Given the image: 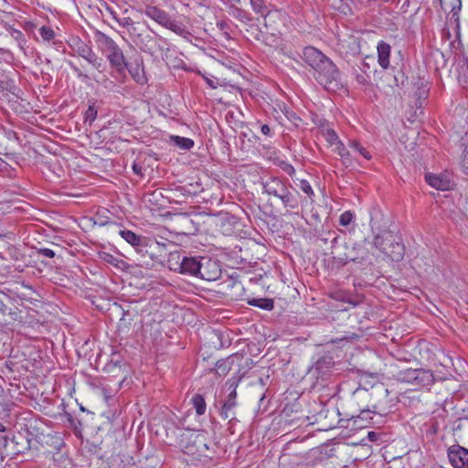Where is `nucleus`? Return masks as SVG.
<instances>
[{"label":"nucleus","mask_w":468,"mask_h":468,"mask_svg":"<svg viewBox=\"0 0 468 468\" xmlns=\"http://www.w3.org/2000/svg\"><path fill=\"white\" fill-rule=\"evenodd\" d=\"M321 134L324 136L325 141L330 145H334L339 140V137H338L336 132L333 129V127L330 129H325V132H324Z\"/></svg>","instance_id":"nucleus-38"},{"label":"nucleus","mask_w":468,"mask_h":468,"mask_svg":"<svg viewBox=\"0 0 468 468\" xmlns=\"http://www.w3.org/2000/svg\"><path fill=\"white\" fill-rule=\"evenodd\" d=\"M37 253L39 256L47 257V258H54L56 253L54 250L48 248H40L37 250Z\"/></svg>","instance_id":"nucleus-45"},{"label":"nucleus","mask_w":468,"mask_h":468,"mask_svg":"<svg viewBox=\"0 0 468 468\" xmlns=\"http://www.w3.org/2000/svg\"><path fill=\"white\" fill-rule=\"evenodd\" d=\"M250 305L256 306L260 309L271 311L274 307V303L272 299L270 298H260V299H251L248 302Z\"/></svg>","instance_id":"nucleus-28"},{"label":"nucleus","mask_w":468,"mask_h":468,"mask_svg":"<svg viewBox=\"0 0 468 468\" xmlns=\"http://www.w3.org/2000/svg\"><path fill=\"white\" fill-rule=\"evenodd\" d=\"M425 181L431 187L441 191L450 190L454 185L451 176L445 173H428L425 175Z\"/></svg>","instance_id":"nucleus-15"},{"label":"nucleus","mask_w":468,"mask_h":468,"mask_svg":"<svg viewBox=\"0 0 468 468\" xmlns=\"http://www.w3.org/2000/svg\"><path fill=\"white\" fill-rule=\"evenodd\" d=\"M98 47L102 54L107 58L112 68H117V48L114 40L106 34H97Z\"/></svg>","instance_id":"nucleus-12"},{"label":"nucleus","mask_w":468,"mask_h":468,"mask_svg":"<svg viewBox=\"0 0 468 468\" xmlns=\"http://www.w3.org/2000/svg\"><path fill=\"white\" fill-rule=\"evenodd\" d=\"M274 29L275 27L272 24V27L266 28L265 32L260 31V34L256 37V39L261 40L265 45L271 48L279 47L281 44V37L278 33L272 31Z\"/></svg>","instance_id":"nucleus-21"},{"label":"nucleus","mask_w":468,"mask_h":468,"mask_svg":"<svg viewBox=\"0 0 468 468\" xmlns=\"http://www.w3.org/2000/svg\"><path fill=\"white\" fill-rule=\"evenodd\" d=\"M457 15V12L455 10V7L452 8V17H454Z\"/></svg>","instance_id":"nucleus-59"},{"label":"nucleus","mask_w":468,"mask_h":468,"mask_svg":"<svg viewBox=\"0 0 468 468\" xmlns=\"http://www.w3.org/2000/svg\"><path fill=\"white\" fill-rule=\"evenodd\" d=\"M5 431L6 427L2 422H0V432H5Z\"/></svg>","instance_id":"nucleus-55"},{"label":"nucleus","mask_w":468,"mask_h":468,"mask_svg":"<svg viewBox=\"0 0 468 468\" xmlns=\"http://www.w3.org/2000/svg\"><path fill=\"white\" fill-rule=\"evenodd\" d=\"M119 236H121L122 239L127 244H129L138 254L142 253L144 242L148 238V236L136 234L135 232L127 229H119Z\"/></svg>","instance_id":"nucleus-16"},{"label":"nucleus","mask_w":468,"mask_h":468,"mask_svg":"<svg viewBox=\"0 0 468 468\" xmlns=\"http://www.w3.org/2000/svg\"><path fill=\"white\" fill-rule=\"evenodd\" d=\"M38 31L43 41L46 42L53 40L56 37L55 31L50 27L48 26L41 27Z\"/></svg>","instance_id":"nucleus-35"},{"label":"nucleus","mask_w":468,"mask_h":468,"mask_svg":"<svg viewBox=\"0 0 468 468\" xmlns=\"http://www.w3.org/2000/svg\"><path fill=\"white\" fill-rule=\"evenodd\" d=\"M232 365L233 358L231 356L225 359H219L217 361L213 370L218 376L224 377L230 371Z\"/></svg>","instance_id":"nucleus-25"},{"label":"nucleus","mask_w":468,"mask_h":468,"mask_svg":"<svg viewBox=\"0 0 468 468\" xmlns=\"http://www.w3.org/2000/svg\"><path fill=\"white\" fill-rule=\"evenodd\" d=\"M313 69L314 70V76L315 80L326 90L337 88L340 80V72L328 57L324 56V59L318 62Z\"/></svg>","instance_id":"nucleus-4"},{"label":"nucleus","mask_w":468,"mask_h":468,"mask_svg":"<svg viewBox=\"0 0 468 468\" xmlns=\"http://www.w3.org/2000/svg\"><path fill=\"white\" fill-rule=\"evenodd\" d=\"M133 170L136 175H142V167L135 163L133 165Z\"/></svg>","instance_id":"nucleus-51"},{"label":"nucleus","mask_w":468,"mask_h":468,"mask_svg":"<svg viewBox=\"0 0 468 468\" xmlns=\"http://www.w3.org/2000/svg\"><path fill=\"white\" fill-rule=\"evenodd\" d=\"M447 457L453 468H468V449L453 444L447 449Z\"/></svg>","instance_id":"nucleus-13"},{"label":"nucleus","mask_w":468,"mask_h":468,"mask_svg":"<svg viewBox=\"0 0 468 468\" xmlns=\"http://www.w3.org/2000/svg\"><path fill=\"white\" fill-rule=\"evenodd\" d=\"M261 132L267 136H271V130L268 124H262L261 126Z\"/></svg>","instance_id":"nucleus-50"},{"label":"nucleus","mask_w":468,"mask_h":468,"mask_svg":"<svg viewBox=\"0 0 468 468\" xmlns=\"http://www.w3.org/2000/svg\"><path fill=\"white\" fill-rule=\"evenodd\" d=\"M191 402L197 415L201 416L206 412L207 404L202 395H194L191 399Z\"/></svg>","instance_id":"nucleus-31"},{"label":"nucleus","mask_w":468,"mask_h":468,"mask_svg":"<svg viewBox=\"0 0 468 468\" xmlns=\"http://www.w3.org/2000/svg\"><path fill=\"white\" fill-rule=\"evenodd\" d=\"M144 14L146 16L153 19L162 27L173 31L184 38L188 39L192 36L186 26H184L182 23L173 20L165 10L157 6L146 5Z\"/></svg>","instance_id":"nucleus-5"},{"label":"nucleus","mask_w":468,"mask_h":468,"mask_svg":"<svg viewBox=\"0 0 468 468\" xmlns=\"http://www.w3.org/2000/svg\"><path fill=\"white\" fill-rule=\"evenodd\" d=\"M172 245V242L165 239L163 241L157 240V249L161 251V253L165 257L167 254L168 246Z\"/></svg>","instance_id":"nucleus-44"},{"label":"nucleus","mask_w":468,"mask_h":468,"mask_svg":"<svg viewBox=\"0 0 468 468\" xmlns=\"http://www.w3.org/2000/svg\"><path fill=\"white\" fill-rule=\"evenodd\" d=\"M436 381L432 371L424 368H418L415 386L430 387Z\"/></svg>","instance_id":"nucleus-24"},{"label":"nucleus","mask_w":468,"mask_h":468,"mask_svg":"<svg viewBox=\"0 0 468 468\" xmlns=\"http://www.w3.org/2000/svg\"><path fill=\"white\" fill-rule=\"evenodd\" d=\"M102 416H104L110 422L114 420L115 411L107 410L102 412Z\"/></svg>","instance_id":"nucleus-48"},{"label":"nucleus","mask_w":468,"mask_h":468,"mask_svg":"<svg viewBox=\"0 0 468 468\" xmlns=\"http://www.w3.org/2000/svg\"><path fill=\"white\" fill-rule=\"evenodd\" d=\"M282 112L287 120L290 121L295 127L300 126L302 119L292 110L289 109L288 107H284Z\"/></svg>","instance_id":"nucleus-34"},{"label":"nucleus","mask_w":468,"mask_h":468,"mask_svg":"<svg viewBox=\"0 0 468 468\" xmlns=\"http://www.w3.org/2000/svg\"><path fill=\"white\" fill-rule=\"evenodd\" d=\"M358 338V335L356 334H351L350 335L344 336V339H356Z\"/></svg>","instance_id":"nucleus-53"},{"label":"nucleus","mask_w":468,"mask_h":468,"mask_svg":"<svg viewBox=\"0 0 468 468\" xmlns=\"http://www.w3.org/2000/svg\"><path fill=\"white\" fill-rule=\"evenodd\" d=\"M78 53L80 57L86 59L90 64L92 65L98 70H102L101 59L98 58L96 54L91 50L86 44L81 43L78 47Z\"/></svg>","instance_id":"nucleus-19"},{"label":"nucleus","mask_w":468,"mask_h":468,"mask_svg":"<svg viewBox=\"0 0 468 468\" xmlns=\"http://www.w3.org/2000/svg\"><path fill=\"white\" fill-rule=\"evenodd\" d=\"M119 25H122L123 29H125L132 37L135 35L136 27H134L133 18L130 16H123L122 19L119 18Z\"/></svg>","instance_id":"nucleus-33"},{"label":"nucleus","mask_w":468,"mask_h":468,"mask_svg":"<svg viewBox=\"0 0 468 468\" xmlns=\"http://www.w3.org/2000/svg\"><path fill=\"white\" fill-rule=\"evenodd\" d=\"M300 189L307 196V197L314 201V192L313 190V187L311 186L310 183L305 179H301L299 184Z\"/></svg>","instance_id":"nucleus-37"},{"label":"nucleus","mask_w":468,"mask_h":468,"mask_svg":"<svg viewBox=\"0 0 468 468\" xmlns=\"http://www.w3.org/2000/svg\"><path fill=\"white\" fill-rule=\"evenodd\" d=\"M346 252L343 255L339 254L335 258L343 264H346L348 261H357L360 262L364 261L367 255L368 251L364 248L362 244H354L352 248H348L346 246Z\"/></svg>","instance_id":"nucleus-14"},{"label":"nucleus","mask_w":468,"mask_h":468,"mask_svg":"<svg viewBox=\"0 0 468 468\" xmlns=\"http://www.w3.org/2000/svg\"><path fill=\"white\" fill-rule=\"evenodd\" d=\"M157 248V239L154 237L148 236L142 250V253L140 254L142 256L148 255L153 261H161L163 258H165V256Z\"/></svg>","instance_id":"nucleus-17"},{"label":"nucleus","mask_w":468,"mask_h":468,"mask_svg":"<svg viewBox=\"0 0 468 468\" xmlns=\"http://www.w3.org/2000/svg\"><path fill=\"white\" fill-rule=\"evenodd\" d=\"M377 407L373 406V409H365L361 410L358 415L351 414L348 416V420H355V421H363L367 426L371 423V420H373L372 415L377 412L376 410Z\"/></svg>","instance_id":"nucleus-26"},{"label":"nucleus","mask_w":468,"mask_h":468,"mask_svg":"<svg viewBox=\"0 0 468 468\" xmlns=\"http://www.w3.org/2000/svg\"><path fill=\"white\" fill-rule=\"evenodd\" d=\"M418 368H408L399 373V379L415 386Z\"/></svg>","instance_id":"nucleus-30"},{"label":"nucleus","mask_w":468,"mask_h":468,"mask_svg":"<svg viewBox=\"0 0 468 468\" xmlns=\"http://www.w3.org/2000/svg\"><path fill=\"white\" fill-rule=\"evenodd\" d=\"M324 54L314 47H305L303 50V59L312 69H314L318 62H321L324 58Z\"/></svg>","instance_id":"nucleus-20"},{"label":"nucleus","mask_w":468,"mask_h":468,"mask_svg":"<svg viewBox=\"0 0 468 468\" xmlns=\"http://www.w3.org/2000/svg\"><path fill=\"white\" fill-rule=\"evenodd\" d=\"M170 143L181 150H190L194 146V141L192 139L179 135L170 136Z\"/></svg>","instance_id":"nucleus-27"},{"label":"nucleus","mask_w":468,"mask_h":468,"mask_svg":"<svg viewBox=\"0 0 468 468\" xmlns=\"http://www.w3.org/2000/svg\"><path fill=\"white\" fill-rule=\"evenodd\" d=\"M97 117V110L94 105L89 106V108L86 110L84 113V122L85 123H89V125H91L93 121Z\"/></svg>","instance_id":"nucleus-39"},{"label":"nucleus","mask_w":468,"mask_h":468,"mask_svg":"<svg viewBox=\"0 0 468 468\" xmlns=\"http://www.w3.org/2000/svg\"><path fill=\"white\" fill-rule=\"evenodd\" d=\"M347 146L351 150V153L356 156L357 161H355V164H360L359 157H362L365 161L371 160L372 155L370 152L359 141L348 140Z\"/></svg>","instance_id":"nucleus-23"},{"label":"nucleus","mask_w":468,"mask_h":468,"mask_svg":"<svg viewBox=\"0 0 468 468\" xmlns=\"http://www.w3.org/2000/svg\"><path fill=\"white\" fill-rule=\"evenodd\" d=\"M315 123L319 129L320 133H323L324 132H325V129L332 128V125L330 124V122L325 119H318L315 122Z\"/></svg>","instance_id":"nucleus-43"},{"label":"nucleus","mask_w":468,"mask_h":468,"mask_svg":"<svg viewBox=\"0 0 468 468\" xmlns=\"http://www.w3.org/2000/svg\"><path fill=\"white\" fill-rule=\"evenodd\" d=\"M200 261L201 256H188L186 252L172 251L168 254L167 266L175 272L197 278Z\"/></svg>","instance_id":"nucleus-3"},{"label":"nucleus","mask_w":468,"mask_h":468,"mask_svg":"<svg viewBox=\"0 0 468 468\" xmlns=\"http://www.w3.org/2000/svg\"><path fill=\"white\" fill-rule=\"evenodd\" d=\"M368 438H369L371 441H374V440H375V438H376V434H375V432H373V431L368 432Z\"/></svg>","instance_id":"nucleus-54"},{"label":"nucleus","mask_w":468,"mask_h":468,"mask_svg":"<svg viewBox=\"0 0 468 468\" xmlns=\"http://www.w3.org/2000/svg\"><path fill=\"white\" fill-rule=\"evenodd\" d=\"M334 366L335 361L332 356H323L309 368L308 374L316 379L314 388L318 386L319 380L324 381L330 376Z\"/></svg>","instance_id":"nucleus-9"},{"label":"nucleus","mask_w":468,"mask_h":468,"mask_svg":"<svg viewBox=\"0 0 468 468\" xmlns=\"http://www.w3.org/2000/svg\"><path fill=\"white\" fill-rule=\"evenodd\" d=\"M15 34L16 35V38H17L18 37H23V33H22L21 31H19V30H16V31H15Z\"/></svg>","instance_id":"nucleus-56"},{"label":"nucleus","mask_w":468,"mask_h":468,"mask_svg":"<svg viewBox=\"0 0 468 468\" xmlns=\"http://www.w3.org/2000/svg\"><path fill=\"white\" fill-rule=\"evenodd\" d=\"M101 257L104 261L109 262L113 266H117V259L113 255H111L107 252H102Z\"/></svg>","instance_id":"nucleus-47"},{"label":"nucleus","mask_w":468,"mask_h":468,"mask_svg":"<svg viewBox=\"0 0 468 468\" xmlns=\"http://www.w3.org/2000/svg\"><path fill=\"white\" fill-rule=\"evenodd\" d=\"M378 63L383 69H388L390 65L391 47L387 42L380 40L377 46Z\"/></svg>","instance_id":"nucleus-18"},{"label":"nucleus","mask_w":468,"mask_h":468,"mask_svg":"<svg viewBox=\"0 0 468 468\" xmlns=\"http://www.w3.org/2000/svg\"><path fill=\"white\" fill-rule=\"evenodd\" d=\"M335 144L336 145L335 152L341 157L342 163L346 167H353L355 161H357L356 156L351 153L348 146H346L342 141L338 140Z\"/></svg>","instance_id":"nucleus-22"},{"label":"nucleus","mask_w":468,"mask_h":468,"mask_svg":"<svg viewBox=\"0 0 468 468\" xmlns=\"http://www.w3.org/2000/svg\"><path fill=\"white\" fill-rule=\"evenodd\" d=\"M348 416L349 415H346V419L342 418L339 420V424L341 427L349 428V422H352L351 428L353 429H362L367 427L366 423H364L363 421H355V420H348Z\"/></svg>","instance_id":"nucleus-36"},{"label":"nucleus","mask_w":468,"mask_h":468,"mask_svg":"<svg viewBox=\"0 0 468 468\" xmlns=\"http://www.w3.org/2000/svg\"><path fill=\"white\" fill-rule=\"evenodd\" d=\"M96 217H97V222L101 226H104L109 223H114L113 213L105 207L99 209L96 214Z\"/></svg>","instance_id":"nucleus-29"},{"label":"nucleus","mask_w":468,"mask_h":468,"mask_svg":"<svg viewBox=\"0 0 468 468\" xmlns=\"http://www.w3.org/2000/svg\"><path fill=\"white\" fill-rule=\"evenodd\" d=\"M337 242V237L334 238V239L332 240V243H333V247L335 248V244Z\"/></svg>","instance_id":"nucleus-58"},{"label":"nucleus","mask_w":468,"mask_h":468,"mask_svg":"<svg viewBox=\"0 0 468 468\" xmlns=\"http://www.w3.org/2000/svg\"><path fill=\"white\" fill-rule=\"evenodd\" d=\"M103 398H104L105 402H106L107 404H109V405H110V402H111V401L112 402V404H114V402H115V400H116V399H115L112 396H111V395H110V394H109L105 389H103Z\"/></svg>","instance_id":"nucleus-49"},{"label":"nucleus","mask_w":468,"mask_h":468,"mask_svg":"<svg viewBox=\"0 0 468 468\" xmlns=\"http://www.w3.org/2000/svg\"><path fill=\"white\" fill-rule=\"evenodd\" d=\"M221 276V267L218 260L211 259L207 256H201L200 271L197 278L213 282Z\"/></svg>","instance_id":"nucleus-10"},{"label":"nucleus","mask_w":468,"mask_h":468,"mask_svg":"<svg viewBox=\"0 0 468 468\" xmlns=\"http://www.w3.org/2000/svg\"><path fill=\"white\" fill-rule=\"evenodd\" d=\"M241 380V377L239 378H231L228 379L226 382V386L229 390L228 396L222 402L219 414L225 419L229 420V422H234L237 420L236 419V410L238 407L237 401V388Z\"/></svg>","instance_id":"nucleus-7"},{"label":"nucleus","mask_w":468,"mask_h":468,"mask_svg":"<svg viewBox=\"0 0 468 468\" xmlns=\"http://www.w3.org/2000/svg\"><path fill=\"white\" fill-rule=\"evenodd\" d=\"M233 16L240 21L251 20L250 15L241 8H235Z\"/></svg>","instance_id":"nucleus-42"},{"label":"nucleus","mask_w":468,"mask_h":468,"mask_svg":"<svg viewBox=\"0 0 468 468\" xmlns=\"http://www.w3.org/2000/svg\"><path fill=\"white\" fill-rule=\"evenodd\" d=\"M462 141L463 142L462 144L465 145L462 156H461V167L463 172L468 176V132L465 133V135L462 137Z\"/></svg>","instance_id":"nucleus-32"},{"label":"nucleus","mask_w":468,"mask_h":468,"mask_svg":"<svg viewBox=\"0 0 468 468\" xmlns=\"http://www.w3.org/2000/svg\"><path fill=\"white\" fill-rule=\"evenodd\" d=\"M355 216L350 210L345 211L340 215L339 223L341 226H348L354 219Z\"/></svg>","instance_id":"nucleus-40"},{"label":"nucleus","mask_w":468,"mask_h":468,"mask_svg":"<svg viewBox=\"0 0 468 468\" xmlns=\"http://www.w3.org/2000/svg\"><path fill=\"white\" fill-rule=\"evenodd\" d=\"M279 167L290 176H293L295 174V168L292 166V165L285 161L280 162Z\"/></svg>","instance_id":"nucleus-41"},{"label":"nucleus","mask_w":468,"mask_h":468,"mask_svg":"<svg viewBox=\"0 0 468 468\" xmlns=\"http://www.w3.org/2000/svg\"><path fill=\"white\" fill-rule=\"evenodd\" d=\"M179 446L188 457L186 461L195 465L207 463L216 453L215 444L205 431L183 433Z\"/></svg>","instance_id":"nucleus-1"},{"label":"nucleus","mask_w":468,"mask_h":468,"mask_svg":"<svg viewBox=\"0 0 468 468\" xmlns=\"http://www.w3.org/2000/svg\"><path fill=\"white\" fill-rule=\"evenodd\" d=\"M125 381H126V377H124L123 379L121 382H119V388H121L123 386Z\"/></svg>","instance_id":"nucleus-57"},{"label":"nucleus","mask_w":468,"mask_h":468,"mask_svg":"<svg viewBox=\"0 0 468 468\" xmlns=\"http://www.w3.org/2000/svg\"><path fill=\"white\" fill-rule=\"evenodd\" d=\"M129 12V9L127 7H125L122 11L123 14H127Z\"/></svg>","instance_id":"nucleus-61"},{"label":"nucleus","mask_w":468,"mask_h":468,"mask_svg":"<svg viewBox=\"0 0 468 468\" xmlns=\"http://www.w3.org/2000/svg\"><path fill=\"white\" fill-rule=\"evenodd\" d=\"M125 2H127V0H125Z\"/></svg>","instance_id":"nucleus-62"},{"label":"nucleus","mask_w":468,"mask_h":468,"mask_svg":"<svg viewBox=\"0 0 468 468\" xmlns=\"http://www.w3.org/2000/svg\"><path fill=\"white\" fill-rule=\"evenodd\" d=\"M119 57L135 82L141 85L147 82L143 58L136 49L130 48L125 53H119Z\"/></svg>","instance_id":"nucleus-6"},{"label":"nucleus","mask_w":468,"mask_h":468,"mask_svg":"<svg viewBox=\"0 0 468 468\" xmlns=\"http://www.w3.org/2000/svg\"><path fill=\"white\" fill-rule=\"evenodd\" d=\"M373 245L393 261H399L403 259L405 247L401 242L397 241L394 236L388 247L382 246L383 240L380 238H374Z\"/></svg>","instance_id":"nucleus-11"},{"label":"nucleus","mask_w":468,"mask_h":468,"mask_svg":"<svg viewBox=\"0 0 468 468\" xmlns=\"http://www.w3.org/2000/svg\"><path fill=\"white\" fill-rule=\"evenodd\" d=\"M123 34H125V31H124V30H123V31H122V32H120V31H119V35H121L122 38H125V37H124V36H123Z\"/></svg>","instance_id":"nucleus-60"},{"label":"nucleus","mask_w":468,"mask_h":468,"mask_svg":"<svg viewBox=\"0 0 468 468\" xmlns=\"http://www.w3.org/2000/svg\"><path fill=\"white\" fill-rule=\"evenodd\" d=\"M263 194L278 200L287 212L298 213L303 198L286 178L270 176L261 180Z\"/></svg>","instance_id":"nucleus-2"},{"label":"nucleus","mask_w":468,"mask_h":468,"mask_svg":"<svg viewBox=\"0 0 468 468\" xmlns=\"http://www.w3.org/2000/svg\"><path fill=\"white\" fill-rule=\"evenodd\" d=\"M0 442L2 443V445H3L4 447H6V446H7V443H8V438H7V436L1 435V436H0Z\"/></svg>","instance_id":"nucleus-52"},{"label":"nucleus","mask_w":468,"mask_h":468,"mask_svg":"<svg viewBox=\"0 0 468 468\" xmlns=\"http://www.w3.org/2000/svg\"><path fill=\"white\" fill-rule=\"evenodd\" d=\"M375 238H380L383 240L382 246L388 247L389 242L392 241L393 235L390 232H385L382 235H376Z\"/></svg>","instance_id":"nucleus-46"},{"label":"nucleus","mask_w":468,"mask_h":468,"mask_svg":"<svg viewBox=\"0 0 468 468\" xmlns=\"http://www.w3.org/2000/svg\"><path fill=\"white\" fill-rule=\"evenodd\" d=\"M252 11L263 18V26L265 28L272 27L276 19H280L281 11L266 0H250Z\"/></svg>","instance_id":"nucleus-8"}]
</instances>
